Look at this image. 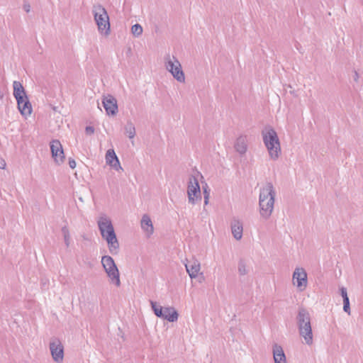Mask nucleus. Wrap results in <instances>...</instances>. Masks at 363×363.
<instances>
[{"instance_id": "obj_1", "label": "nucleus", "mask_w": 363, "mask_h": 363, "mask_svg": "<svg viewBox=\"0 0 363 363\" xmlns=\"http://www.w3.org/2000/svg\"><path fill=\"white\" fill-rule=\"evenodd\" d=\"M98 226L101 237L107 242L110 252L112 255H116L118 252L119 242L111 220L106 216H101L98 220Z\"/></svg>"}, {"instance_id": "obj_2", "label": "nucleus", "mask_w": 363, "mask_h": 363, "mask_svg": "<svg viewBox=\"0 0 363 363\" xmlns=\"http://www.w3.org/2000/svg\"><path fill=\"white\" fill-rule=\"evenodd\" d=\"M296 320L299 335L303 338L306 345H311L313 342V335L311 315L308 310L303 307L299 308Z\"/></svg>"}, {"instance_id": "obj_3", "label": "nucleus", "mask_w": 363, "mask_h": 363, "mask_svg": "<svg viewBox=\"0 0 363 363\" xmlns=\"http://www.w3.org/2000/svg\"><path fill=\"white\" fill-rule=\"evenodd\" d=\"M262 137L270 158L277 160L281 154V145L277 132L273 128L267 129L262 131Z\"/></svg>"}, {"instance_id": "obj_4", "label": "nucleus", "mask_w": 363, "mask_h": 363, "mask_svg": "<svg viewBox=\"0 0 363 363\" xmlns=\"http://www.w3.org/2000/svg\"><path fill=\"white\" fill-rule=\"evenodd\" d=\"M94 18L99 32L105 36L111 33L109 16L106 9L100 4H94L92 8Z\"/></svg>"}, {"instance_id": "obj_5", "label": "nucleus", "mask_w": 363, "mask_h": 363, "mask_svg": "<svg viewBox=\"0 0 363 363\" xmlns=\"http://www.w3.org/2000/svg\"><path fill=\"white\" fill-rule=\"evenodd\" d=\"M101 264L111 281L116 286H120V273L113 259L111 256L104 255L101 257Z\"/></svg>"}, {"instance_id": "obj_6", "label": "nucleus", "mask_w": 363, "mask_h": 363, "mask_svg": "<svg viewBox=\"0 0 363 363\" xmlns=\"http://www.w3.org/2000/svg\"><path fill=\"white\" fill-rule=\"evenodd\" d=\"M165 67L172 74L173 77L179 82H185L184 73L181 63L175 56L167 55L164 58Z\"/></svg>"}, {"instance_id": "obj_7", "label": "nucleus", "mask_w": 363, "mask_h": 363, "mask_svg": "<svg viewBox=\"0 0 363 363\" xmlns=\"http://www.w3.org/2000/svg\"><path fill=\"white\" fill-rule=\"evenodd\" d=\"M150 305L155 315L169 322L177 321L179 314L173 307H162L157 302L150 301Z\"/></svg>"}, {"instance_id": "obj_8", "label": "nucleus", "mask_w": 363, "mask_h": 363, "mask_svg": "<svg viewBox=\"0 0 363 363\" xmlns=\"http://www.w3.org/2000/svg\"><path fill=\"white\" fill-rule=\"evenodd\" d=\"M187 196L189 203L192 205L201 200L200 185L198 179L194 175H191L189 178Z\"/></svg>"}, {"instance_id": "obj_9", "label": "nucleus", "mask_w": 363, "mask_h": 363, "mask_svg": "<svg viewBox=\"0 0 363 363\" xmlns=\"http://www.w3.org/2000/svg\"><path fill=\"white\" fill-rule=\"evenodd\" d=\"M49 348L53 360L62 363L64 359V346L58 338H52L49 344Z\"/></svg>"}, {"instance_id": "obj_10", "label": "nucleus", "mask_w": 363, "mask_h": 363, "mask_svg": "<svg viewBox=\"0 0 363 363\" xmlns=\"http://www.w3.org/2000/svg\"><path fill=\"white\" fill-rule=\"evenodd\" d=\"M50 150L52 157L57 164L64 162L65 156L62 145L58 140H53L50 143Z\"/></svg>"}, {"instance_id": "obj_11", "label": "nucleus", "mask_w": 363, "mask_h": 363, "mask_svg": "<svg viewBox=\"0 0 363 363\" xmlns=\"http://www.w3.org/2000/svg\"><path fill=\"white\" fill-rule=\"evenodd\" d=\"M294 284H296L301 291L307 286V274L303 268H296L293 273Z\"/></svg>"}, {"instance_id": "obj_12", "label": "nucleus", "mask_w": 363, "mask_h": 363, "mask_svg": "<svg viewBox=\"0 0 363 363\" xmlns=\"http://www.w3.org/2000/svg\"><path fill=\"white\" fill-rule=\"evenodd\" d=\"M274 205V198L272 196L268 199V201H259L260 216L266 220L268 219L273 212Z\"/></svg>"}, {"instance_id": "obj_13", "label": "nucleus", "mask_w": 363, "mask_h": 363, "mask_svg": "<svg viewBox=\"0 0 363 363\" xmlns=\"http://www.w3.org/2000/svg\"><path fill=\"white\" fill-rule=\"evenodd\" d=\"M103 106L106 110V114L109 116H115L118 113L117 100L114 96L108 94L103 98Z\"/></svg>"}, {"instance_id": "obj_14", "label": "nucleus", "mask_w": 363, "mask_h": 363, "mask_svg": "<svg viewBox=\"0 0 363 363\" xmlns=\"http://www.w3.org/2000/svg\"><path fill=\"white\" fill-rule=\"evenodd\" d=\"M184 265L186 270L191 279L198 277L201 269V264L197 259L190 261L186 260V263H185Z\"/></svg>"}, {"instance_id": "obj_15", "label": "nucleus", "mask_w": 363, "mask_h": 363, "mask_svg": "<svg viewBox=\"0 0 363 363\" xmlns=\"http://www.w3.org/2000/svg\"><path fill=\"white\" fill-rule=\"evenodd\" d=\"M275 198L276 192L272 182H267L263 187L260 189L259 201H268L271 196Z\"/></svg>"}, {"instance_id": "obj_16", "label": "nucleus", "mask_w": 363, "mask_h": 363, "mask_svg": "<svg viewBox=\"0 0 363 363\" xmlns=\"http://www.w3.org/2000/svg\"><path fill=\"white\" fill-rule=\"evenodd\" d=\"M17 106L18 108L21 113V115L24 116H28L32 113V106L30 102L28 100V98H22L21 102L20 103V100H17Z\"/></svg>"}, {"instance_id": "obj_17", "label": "nucleus", "mask_w": 363, "mask_h": 363, "mask_svg": "<svg viewBox=\"0 0 363 363\" xmlns=\"http://www.w3.org/2000/svg\"><path fill=\"white\" fill-rule=\"evenodd\" d=\"M274 363H286V358L281 345L274 344L272 347Z\"/></svg>"}, {"instance_id": "obj_18", "label": "nucleus", "mask_w": 363, "mask_h": 363, "mask_svg": "<svg viewBox=\"0 0 363 363\" xmlns=\"http://www.w3.org/2000/svg\"><path fill=\"white\" fill-rule=\"evenodd\" d=\"M231 232L234 238L240 240L242 237L243 227L242 223L239 220L234 219L231 223Z\"/></svg>"}, {"instance_id": "obj_19", "label": "nucleus", "mask_w": 363, "mask_h": 363, "mask_svg": "<svg viewBox=\"0 0 363 363\" xmlns=\"http://www.w3.org/2000/svg\"><path fill=\"white\" fill-rule=\"evenodd\" d=\"M13 94L16 101L19 99L20 103H21L22 98H27V95H26L25 89L20 82L14 81L13 82Z\"/></svg>"}, {"instance_id": "obj_20", "label": "nucleus", "mask_w": 363, "mask_h": 363, "mask_svg": "<svg viewBox=\"0 0 363 363\" xmlns=\"http://www.w3.org/2000/svg\"><path fill=\"white\" fill-rule=\"evenodd\" d=\"M234 147L237 152L240 155H243L247 150V138L245 135L239 136L235 143Z\"/></svg>"}, {"instance_id": "obj_21", "label": "nucleus", "mask_w": 363, "mask_h": 363, "mask_svg": "<svg viewBox=\"0 0 363 363\" xmlns=\"http://www.w3.org/2000/svg\"><path fill=\"white\" fill-rule=\"evenodd\" d=\"M140 224L143 230L145 231L148 235L153 233L154 228L152 220L148 215L145 214L143 216Z\"/></svg>"}, {"instance_id": "obj_22", "label": "nucleus", "mask_w": 363, "mask_h": 363, "mask_svg": "<svg viewBox=\"0 0 363 363\" xmlns=\"http://www.w3.org/2000/svg\"><path fill=\"white\" fill-rule=\"evenodd\" d=\"M106 162L108 165L112 164L114 162H116V164L119 165L118 158L113 149H109L107 150L106 153Z\"/></svg>"}, {"instance_id": "obj_23", "label": "nucleus", "mask_w": 363, "mask_h": 363, "mask_svg": "<svg viewBox=\"0 0 363 363\" xmlns=\"http://www.w3.org/2000/svg\"><path fill=\"white\" fill-rule=\"evenodd\" d=\"M125 133L128 136L130 139H133L135 136V128L133 123L128 121L125 125Z\"/></svg>"}, {"instance_id": "obj_24", "label": "nucleus", "mask_w": 363, "mask_h": 363, "mask_svg": "<svg viewBox=\"0 0 363 363\" xmlns=\"http://www.w3.org/2000/svg\"><path fill=\"white\" fill-rule=\"evenodd\" d=\"M238 273L241 276H244L248 273V271L247 269V266L245 261L242 259H240L238 262Z\"/></svg>"}, {"instance_id": "obj_25", "label": "nucleus", "mask_w": 363, "mask_h": 363, "mask_svg": "<svg viewBox=\"0 0 363 363\" xmlns=\"http://www.w3.org/2000/svg\"><path fill=\"white\" fill-rule=\"evenodd\" d=\"M143 27L138 23L133 25L131 28V33L135 37L140 36L143 33Z\"/></svg>"}, {"instance_id": "obj_26", "label": "nucleus", "mask_w": 363, "mask_h": 363, "mask_svg": "<svg viewBox=\"0 0 363 363\" xmlns=\"http://www.w3.org/2000/svg\"><path fill=\"white\" fill-rule=\"evenodd\" d=\"M203 199H204V205H207L208 203L209 197H210V189L208 188V184L206 183L204 186L202 187Z\"/></svg>"}, {"instance_id": "obj_27", "label": "nucleus", "mask_w": 363, "mask_h": 363, "mask_svg": "<svg viewBox=\"0 0 363 363\" xmlns=\"http://www.w3.org/2000/svg\"><path fill=\"white\" fill-rule=\"evenodd\" d=\"M343 310L345 313L350 315V306L349 298H345V300H343Z\"/></svg>"}, {"instance_id": "obj_28", "label": "nucleus", "mask_w": 363, "mask_h": 363, "mask_svg": "<svg viewBox=\"0 0 363 363\" xmlns=\"http://www.w3.org/2000/svg\"><path fill=\"white\" fill-rule=\"evenodd\" d=\"M340 294H341V296L343 298V300H345V298H349L348 296H347V289L345 287H342L340 289Z\"/></svg>"}, {"instance_id": "obj_29", "label": "nucleus", "mask_w": 363, "mask_h": 363, "mask_svg": "<svg viewBox=\"0 0 363 363\" xmlns=\"http://www.w3.org/2000/svg\"><path fill=\"white\" fill-rule=\"evenodd\" d=\"M86 134L92 135L94 133V128L92 126H86L85 128Z\"/></svg>"}, {"instance_id": "obj_30", "label": "nucleus", "mask_w": 363, "mask_h": 363, "mask_svg": "<svg viewBox=\"0 0 363 363\" xmlns=\"http://www.w3.org/2000/svg\"><path fill=\"white\" fill-rule=\"evenodd\" d=\"M62 233L63 235V237H66V235H69V229L67 226H63L61 229Z\"/></svg>"}, {"instance_id": "obj_31", "label": "nucleus", "mask_w": 363, "mask_h": 363, "mask_svg": "<svg viewBox=\"0 0 363 363\" xmlns=\"http://www.w3.org/2000/svg\"><path fill=\"white\" fill-rule=\"evenodd\" d=\"M23 8L26 13H29L30 11V5L28 2H25L23 4Z\"/></svg>"}, {"instance_id": "obj_32", "label": "nucleus", "mask_w": 363, "mask_h": 363, "mask_svg": "<svg viewBox=\"0 0 363 363\" xmlns=\"http://www.w3.org/2000/svg\"><path fill=\"white\" fill-rule=\"evenodd\" d=\"M64 241H65V244L66 247H69V245H70V235H66V237H64Z\"/></svg>"}, {"instance_id": "obj_33", "label": "nucleus", "mask_w": 363, "mask_h": 363, "mask_svg": "<svg viewBox=\"0 0 363 363\" xmlns=\"http://www.w3.org/2000/svg\"><path fill=\"white\" fill-rule=\"evenodd\" d=\"M69 165L70 168L74 169L76 167V162L74 161V160L69 158Z\"/></svg>"}, {"instance_id": "obj_34", "label": "nucleus", "mask_w": 363, "mask_h": 363, "mask_svg": "<svg viewBox=\"0 0 363 363\" xmlns=\"http://www.w3.org/2000/svg\"><path fill=\"white\" fill-rule=\"evenodd\" d=\"M110 166H111L113 168H114L116 170H118V169H123L121 166V164L119 163V165H118L116 164V162H113L112 164H110Z\"/></svg>"}, {"instance_id": "obj_35", "label": "nucleus", "mask_w": 363, "mask_h": 363, "mask_svg": "<svg viewBox=\"0 0 363 363\" xmlns=\"http://www.w3.org/2000/svg\"><path fill=\"white\" fill-rule=\"evenodd\" d=\"M110 166H111L113 168H114L116 170H118V169H123L121 166V164L119 163V165H118L116 164V162H113L112 164H110Z\"/></svg>"}, {"instance_id": "obj_36", "label": "nucleus", "mask_w": 363, "mask_h": 363, "mask_svg": "<svg viewBox=\"0 0 363 363\" xmlns=\"http://www.w3.org/2000/svg\"><path fill=\"white\" fill-rule=\"evenodd\" d=\"M353 79H354V81H355L356 82L358 81L359 74L356 70L354 71Z\"/></svg>"}, {"instance_id": "obj_37", "label": "nucleus", "mask_w": 363, "mask_h": 363, "mask_svg": "<svg viewBox=\"0 0 363 363\" xmlns=\"http://www.w3.org/2000/svg\"><path fill=\"white\" fill-rule=\"evenodd\" d=\"M6 167V162L4 160H0V169H5Z\"/></svg>"}]
</instances>
